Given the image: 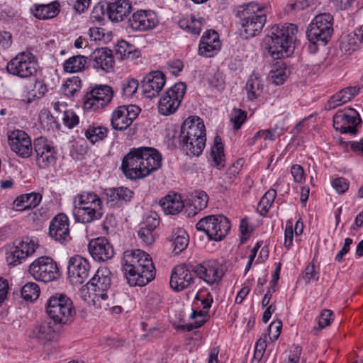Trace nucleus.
I'll list each match as a JSON object with an SVG mask.
<instances>
[{"instance_id": "nucleus-1", "label": "nucleus", "mask_w": 363, "mask_h": 363, "mask_svg": "<svg viewBox=\"0 0 363 363\" xmlns=\"http://www.w3.org/2000/svg\"><path fill=\"white\" fill-rule=\"evenodd\" d=\"M162 167V155L157 150L150 147L132 148L126 154L121 169L127 179H141L147 177Z\"/></svg>"}, {"instance_id": "nucleus-2", "label": "nucleus", "mask_w": 363, "mask_h": 363, "mask_svg": "<svg viewBox=\"0 0 363 363\" xmlns=\"http://www.w3.org/2000/svg\"><path fill=\"white\" fill-rule=\"evenodd\" d=\"M206 128L199 117H189L182 126L179 143L189 156H199L206 146Z\"/></svg>"}, {"instance_id": "nucleus-3", "label": "nucleus", "mask_w": 363, "mask_h": 363, "mask_svg": "<svg viewBox=\"0 0 363 363\" xmlns=\"http://www.w3.org/2000/svg\"><path fill=\"white\" fill-rule=\"evenodd\" d=\"M297 28L294 24L275 25L271 28L268 51L274 59L289 57L294 50Z\"/></svg>"}, {"instance_id": "nucleus-4", "label": "nucleus", "mask_w": 363, "mask_h": 363, "mask_svg": "<svg viewBox=\"0 0 363 363\" xmlns=\"http://www.w3.org/2000/svg\"><path fill=\"white\" fill-rule=\"evenodd\" d=\"M241 8L237 14L241 21L240 35L247 39L262 30L267 18L263 8L257 3L250 2Z\"/></svg>"}, {"instance_id": "nucleus-5", "label": "nucleus", "mask_w": 363, "mask_h": 363, "mask_svg": "<svg viewBox=\"0 0 363 363\" xmlns=\"http://www.w3.org/2000/svg\"><path fill=\"white\" fill-rule=\"evenodd\" d=\"M45 311L55 324L60 325L72 323L76 313L72 300L60 293L48 298L45 303Z\"/></svg>"}, {"instance_id": "nucleus-6", "label": "nucleus", "mask_w": 363, "mask_h": 363, "mask_svg": "<svg viewBox=\"0 0 363 363\" xmlns=\"http://www.w3.org/2000/svg\"><path fill=\"white\" fill-rule=\"evenodd\" d=\"M199 231H203L208 239L220 241L228 235L230 230V223L223 215H210L200 219L196 225Z\"/></svg>"}, {"instance_id": "nucleus-7", "label": "nucleus", "mask_w": 363, "mask_h": 363, "mask_svg": "<svg viewBox=\"0 0 363 363\" xmlns=\"http://www.w3.org/2000/svg\"><path fill=\"white\" fill-rule=\"evenodd\" d=\"M333 16L328 13L316 16L306 31L308 40L313 44L321 42L325 45L333 32Z\"/></svg>"}, {"instance_id": "nucleus-8", "label": "nucleus", "mask_w": 363, "mask_h": 363, "mask_svg": "<svg viewBox=\"0 0 363 363\" xmlns=\"http://www.w3.org/2000/svg\"><path fill=\"white\" fill-rule=\"evenodd\" d=\"M28 272L35 280L43 282L52 281L60 276L56 262L47 256L35 259L30 264Z\"/></svg>"}, {"instance_id": "nucleus-9", "label": "nucleus", "mask_w": 363, "mask_h": 363, "mask_svg": "<svg viewBox=\"0 0 363 363\" xmlns=\"http://www.w3.org/2000/svg\"><path fill=\"white\" fill-rule=\"evenodd\" d=\"M33 150L36 165L40 169H47L54 165L57 159V150L54 143L45 137L33 140Z\"/></svg>"}, {"instance_id": "nucleus-10", "label": "nucleus", "mask_w": 363, "mask_h": 363, "mask_svg": "<svg viewBox=\"0 0 363 363\" xmlns=\"http://www.w3.org/2000/svg\"><path fill=\"white\" fill-rule=\"evenodd\" d=\"M35 56L29 52H22L12 58L6 65L7 72L20 78H28L37 72Z\"/></svg>"}, {"instance_id": "nucleus-11", "label": "nucleus", "mask_w": 363, "mask_h": 363, "mask_svg": "<svg viewBox=\"0 0 363 363\" xmlns=\"http://www.w3.org/2000/svg\"><path fill=\"white\" fill-rule=\"evenodd\" d=\"M186 84L176 83L165 91L158 103V111L164 116L174 113L179 108L186 92Z\"/></svg>"}, {"instance_id": "nucleus-12", "label": "nucleus", "mask_w": 363, "mask_h": 363, "mask_svg": "<svg viewBox=\"0 0 363 363\" xmlns=\"http://www.w3.org/2000/svg\"><path fill=\"white\" fill-rule=\"evenodd\" d=\"M37 246V244L28 238L16 241L6 250V261L7 264L13 267L21 264L27 257L35 252Z\"/></svg>"}, {"instance_id": "nucleus-13", "label": "nucleus", "mask_w": 363, "mask_h": 363, "mask_svg": "<svg viewBox=\"0 0 363 363\" xmlns=\"http://www.w3.org/2000/svg\"><path fill=\"white\" fill-rule=\"evenodd\" d=\"M361 122L358 112L351 108L347 111L340 110L333 116V127L342 134L355 135L357 133V125Z\"/></svg>"}, {"instance_id": "nucleus-14", "label": "nucleus", "mask_w": 363, "mask_h": 363, "mask_svg": "<svg viewBox=\"0 0 363 363\" xmlns=\"http://www.w3.org/2000/svg\"><path fill=\"white\" fill-rule=\"evenodd\" d=\"M90 272L89 261L80 255L71 257L68 262V279L73 285H81L88 279Z\"/></svg>"}, {"instance_id": "nucleus-15", "label": "nucleus", "mask_w": 363, "mask_h": 363, "mask_svg": "<svg viewBox=\"0 0 363 363\" xmlns=\"http://www.w3.org/2000/svg\"><path fill=\"white\" fill-rule=\"evenodd\" d=\"M194 273L207 284L218 283L224 275L222 265L216 260H208L191 268Z\"/></svg>"}, {"instance_id": "nucleus-16", "label": "nucleus", "mask_w": 363, "mask_h": 363, "mask_svg": "<svg viewBox=\"0 0 363 363\" xmlns=\"http://www.w3.org/2000/svg\"><path fill=\"white\" fill-rule=\"evenodd\" d=\"M157 24V16L152 10H137L128 19V27L134 31H147Z\"/></svg>"}, {"instance_id": "nucleus-17", "label": "nucleus", "mask_w": 363, "mask_h": 363, "mask_svg": "<svg viewBox=\"0 0 363 363\" xmlns=\"http://www.w3.org/2000/svg\"><path fill=\"white\" fill-rule=\"evenodd\" d=\"M121 264L124 272L148 269L154 266L150 255L140 249L125 251Z\"/></svg>"}, {"instance_id": "nucleus-18", "label": "nucleus", "mask_w": 363, "mask_h": 363, "mask_svg": "<svg viewBox=\"0 0 363 363\" xmlns=\"http://www.w3.org/2000/svg\"><path fill=\"white\" fill-rule=\"evenodd\" d=\"M11 150L22 158H27L33 153V143L24 131L16 130L9 135Z\"/></svg>"}, {"instance_id": "nucleus-19", "label": "nucleus", "mask_w": 363, "mask_h": 363, "mask_svg": "<svg viewBox=\"0 0 363 363\" xmlns=\"http://www.w3.org/2000/svg\"><path fill=\"white\" fill-rule=\"evenodd\" d=\"M194 266L179 264L174 267L169 281L170 286L176 291H182L194 281V273L191 270Z\"/></svg>"}, {"instance_id": "nucleus-20", "label": "nucleus", "mask_w": 363, "mask_h": 363, "mask_svg": "<svg viewBox=\"0 0 363 363\" xmlns=\"http://www.w3.org/2000/svg\"><path fill=\"white\" fill-rule=\"evenodd\" d=\"M139 113L138 107L135 106H121L112 113L111 125L116 130H124L130 125Z\"/></svg>"}, {"instance_id": "nucleus-21", "label": "nucleus", "mask_w": 363, "mask_h": 363, "mask_svg": "<svg viewBox=\"0 0 363 363\" xmlns=\"http://www.w3.org/2000/svg\"><path fill=\"white\" fill-rule=\"evenodd\" d=\"M110 272L106 269H98L94 276L87 282L88 289L94 292L96 297L102 300L108 298V291L111 287Z\"/></svg>"}, {"instance_id": "nucleus-22", "label": "nucleus", "mask_w": 363, "mask_h": 363, "mask_svg": "<svg viewBox=\"0 0 363 363\" xmlns=\"http://www.w3.org/2000/svg\"><path fill=\"white\" fill-rule=\"evenodd\" d=\"M165 76L161 71L151 72L145 75L142 81L144 95L147 98L158 96L165 84Z\"/></svg>"}, {"instance_id": "nucleus-23", "label": "nucleus", "mask_w": 363, "mask_h": 363, "mask_svg": "<svg viewBox=\"0 0 363 363\" xmlns=\"http://www.w3.org/2000/svg\"><path fill=\"white\" fill-rule=\"evenodd\" d=\"M49 235L55 240L63 243L69 239V219L64 213H59L50 223Z\"/></svg>"}, {"instance_id": "nucleus-24", "label": "nucleus", "mask_w": 363, "mask_h": 363, "mask_svg": "<svg viewBox=\"0 0 363 363\" xmlns=\"http://www.w3.org/2000/svg\"><path fill=\"white\" fill-rule=\"evenodd\" d=\"M88 249L94 259L99 262L107 261L114 255L112 245L104 237L91 240Z\"/></svg>"}, {"instance_id": "nucleus-25", "label": "nucleus", "mask_w": 363, "mask_h": 363, "mask_svg": "<svg viewBox=\"0 0 363 363\" xmlns=\"http://www.w3.org/2000/svg\"><path fill=\"white\" fill-rule=\"evenodd\" d=\"M220 41L218 33L208 30L202 35L199 45V54L205 57L214 56L220 48Z\"/></svg>"}, {"instance_id": "nucleus-26", "label": "nucleus", "mask_w": 363, "mask_h": 363, "mask_svg": "<svg viewBox=\"0 0 363 363\" xmlns=\"http://www.w3.org/2000/svg\"><path fill=\"white\" fill-rule=\"evenodd\" d=\"M104 195L107 206L111 208H118L131 199L133 192L127 187L120 186L105 189Z\"/></svg>"}, {"instance_id": "nucleus-27", "label": "nucleus", "mask_w": 363, "mask_h": 363, "mask_svg": "<svg viewBox=\"0 0 363 363\" xmlns=\"http://www.w3.org/2000/svg\"><path fill=\"white\" fill-rule=\"evenodd\" d=\"M92 66L96 69L108 72L114 64L112 51L106 48L96 49L90 55Z\"/></svg>"}, {"instance_id": "nucleus-28", "label": "nucleus", "mask_w": 363, "mask_h": 363, "mask_svg": "<svg viewBox=\"0 0 363 363\" xmlns=\"http://www.w3.org/2000/svg\"><path fill=\"white\" fill-rule=\"evenodd\" d=\"M125 277L130 286H143L150 283L154 279L155 270L154 266L151 268H144L141 269H135L133 271L124 272Z\"/></svg>"}, {"instance_id": "nucleus-29", "label": "nucleus", "mask_w": 363, "mask_h": 363, "mask_svg": "<svg viewBox=\"0 0 363 363\" xmlns=\"http://www.w3.org/2000/svg\"><path fill=\"white\" fill-rule=\"evenodd\" d=\"M74 206L86 207L87 208H98L103 210L101 198L94 192L83 191L77 194L73 199Z\"/></svg>"}, {"instance_id": "nucleus-30", "label": "nucleus", "mask_w": 363, "mask_h": 363, "mask_svg": "<svg viewBox=\"0 0 363 363\" xmlns=\"http://www.w3.org/2000/svg\"><path fill=\"white\" fill-rule=\"evenodd\" d=\"M131 8V4L128 1L117 0L108 6V18L112 21H121L130 12Z\"/></svg>"}, {"instance_id": "nucleus-31", "label": "nucleus", "mask_w": 363, "mask_h": 363, "mask_svg": "<svg viewBox=\"0 0 363 363\" xmlns=\"http://www.w3.org/2000/svg\"><path fill=\"white\" fill-rule=\"evenodd\" d=\"M103 210L87 208L86 207L74 206L73 216L75 220L82 223H89L99 220L103 216Z\"/></svg>"}, {"instance_id": "nucleus-32", "label": "nucleus", "mask_w": 363, "mask_h": 363, "mask_svg": "<svg viewBox=\"0 0 363 363\" xmlns=\"http://www.w3.org/2000/svg\"><path fill=\"white\" fill-rule=\"evenodd\" d=\"M160 205L166 214L170 215L179 213L184 208V202L177 194L167 195L160 200Z\"/></svg>"}, {"instance_id": "nucleus-33", "label": "nucleus", "mask_w": 363, "mask_h": 363, "mask_svg": "<svg viewBox=\"0 0 363 363\" xmlns=\"http://www.w3.org/2000/svg\"><path fill=\"white\" fill-rule=\"evenodd\" d=\"M169 241L173 247V252L178 255L184 250L189 242V238L187 233L181 228H175L172 230L169 237Z\"/></svg>"}, {"instance_id": "nucleus-34", "label": "nucleus", "mask_w": 363, "mask_h": 363, "mask_svg": "<svg viewBox=\"0 0 363 363\" xmlns=\"http://www.w3.org/2000/svg\"><path fill=\"white\" fill-rule=\"evenodd\" d=\"M42 195L40 193L31 192L18 196L13 201L17 211H24L35 208L40 203Z\"/></svg>"}, {"instance_id": "nucleus-35", "label": "nucleus", "mask_w": 363, "mask_h": 363, "mask_svg": "<svg viewBox=\"0 0 363 363\" xmlns=\"http://www.w3.org/2000/svg\"><path fill=\"white\" fill-rule=\"evenodd\" d=\"M31 11L38 19L45 20L55 17L60 12L59 4L57 1L48 4L35 5Z\"/></svg>"}, {"instance_id": "nucleus-36", "label": "nucleus", "mask_w": 363, "mask_h": 363, "mask_svg": "<svg viewBox=\"0 0 363 363\" xmlns=\"http://www.w3.org/2000/svg\"><path fill=\"white\" fill-rule=\"evenodd\" d=\"M361 33H357V31L350 33L343 37L340 43V49L345 54H351L353 51L358 49L362 42Z\"/></svg>"}, {"instance_id": "nucleus-37", "label": "nucleus", "mask_w": 363, "mask_h": 363, "mask_svg": "<svg viewBox=\"0 0 363 363\" xmlns=\"http://www.w3.org/2000/svg\"><path fill=\"white\" fill-rule=\"evenodd\" d=\"M245 89L247 98L252 101L262 94L264 84L259 77L254 75L247 80Z\"/></svg>"}, {"instance_id": "nucleus-38", "label": "nucleus", "mask_w": 363, "mask_h": 363, "mask_svg": "<svg viewBox=\"0 0 363 363\" xmlns=\"http://www.w3.org/2000/svg\"><path fill=\"white\" fill-rule=\"evenodd\" d=\"M87 63V57L84 55H75L68 58L63 64L66 72L74 73L84 69Z\"/></svg>"}, {"instance_id": "nucleus-39", "label": "nucleus", "mask_w": 363, "mask_h": 363, "mask_svg": "<svg viewBox=\"0 0 363 363\" xmlns=\"http://www.w3.org/2000/svg\"><path fill=\"white\" fill-rule=\"evenodd\" d=\"M116 52L122 59H135L140 55L135 47L125 40H121L116 46Z\"/></svg>"}, {"instance_id": "nucleus-40", "label": "nucleus", "mask_w": 363, "mask_h": 363, "mask_svg": "<svg viewBox=\"0 0 363 363\" xmlns=\"http://www.w3.org/2000/svg\"><path fill=\"white\" fill-rule=\"evenodd\" d=\"M104 99H100V96L96 95L93 90L88 91L83 98V107L86 111H96L105 106Z\"/></svg>"}, {"instance_id": "nucleus-41", "label": "nucleus", "mask_w": 363, "mask_h": 363, "mask_svg": "<svg viewBox=\"0 0 363 363\" xmlns=\"http://www.w3.org/2000/svg\"><path fill=\"white\" fill-rule=\"evenodd\" d=\"M289 74V69L284 63L277 62L274 69L270 72L272 84L275 85L283 84Z\"/></svg>"}, {"instance_id": "nucleus-42", "label": "nucleus", "mask_w": 363, "mask_h": 363, "mask_svg": "<svg viewBox=\"0 0 363 363\" xmlns=\"http://www.w3.org/2000/svg\"><path fill=\"white\" fill-rule=\"evenodd\" d=\"M108 129L103 126L90 125L85 130V136L91 143L103 140L107 136Z\"/></svg>"}, {"instance_id": "nucleus-43", "label": "nucleus", "mask_w": 363, "mask_h": 363, "mask_svg": "<svg viewBox=\"0 0 363 363\" xmlns=\"http://www.w3.org/2000/svg\"><path fill=\"white\" fill-rule=\"evenodd\" d=\"M211 156L216 166L220 169L224 167V151L221 138L216 136L214 138V145L211 149Z\"/></svg>"}, {"instance_id": "nucleus-44", "label": "nucleus", "mask_w": 363, "mask_h": 363, "mask_svg": "<svg viewBox=\"0 0 363 363\" xmlns=\"http://www.w3.org/2000/svg\"><path fill=\"white\" fill-rule=\"evenodd\" d=\"M54 329L50 323H42L33 329V335L43 340H48L53 337Z\"/></svg>"}, {"instance_id": "nucleus-45", "label": "nucleus", "mask_w": 363, "mask_h": 363, "mask_svg": "<svg viewBox=\"0 0 363 363\" xmlns=\"http://www.w3.org/2000/svg\"><path fill=\"white\" fill-rule=\"evenodd\" d=\"M203 18H196L194 16H190L189 21H180L179 24L182 28L188 30L195 35H199L201 31Z\"/></svg>"}, {"instance_id": "nucleus-46", "label": "nucleus", "mask_w": 363, "mask_h": 363, "mask_svg": "<svg viewBox=\"0 0 363 363\" xmlns=\"http://www.w3.org/2000/svg\"><path fill=\"white\" fill-rule=\"evenodd\" d=\"M208 201V194L203 191H196L191 196V206L198 211L207 206Z\"/></svg>"}, {"instance_id": "nucleus-47", "label": "nucleus", "mask_w": 363, "mask_h": 363, "mask_svg": "<svg viewBox=\"0 0 363 363\" xmlns=\"http://www.w3.org/2000/svg\"><path fill=\"white\" fill-rule=\"evenodd\" d=\"M81 88V79L77 76H74L66 80L62 88L63 94L68 96L72 97L74 94Z\"/></svg>"}, {"instance_id": "nucleus-48", "label": "nucleus", "mask_w": 363, "mask_h": 363, "mask_svg": "<svg viewBox=\"0 0 363 363\" xmlns=\"http://www.w3.org/2000/svg\"><path fill=\"white\" fill-rule=\"evenodd\" d=\"M40 294V288L34 282H29L25 284L21 289V296L26 301H34Z\"/></svg>"}, {"instance_id": "nucleus-49", "label": "nucleus", "mask_w": 363, "mask_h": 363, "mask_svg": "<svg viewBox=\"0 0 363 363\" xmlns=\"http://www.w3.org/2000/svg\"><path fill=\"white\" fill-rule=\"evenodd\" d=\"M139 86L138 81L135 79H126L121 83L122 94L125 97H131L136 92Z\"/></svg>"}, {"instance_id": "nucleus-50", "label": "nucleus", "mask_w": 363, "mask_h": 363, "mask_svg": "<svg viewBox=\"0 0 363 363\" xmlns=\"http://www.w3.org/2000/svg\"><path fill=\"white\" fill-rule=\"evenodd\" d=\"M276 196L277 191L275 189H271L268 190L259 203V207L261 208V211H263L264 213H267L269 208L274 203Z\"/></svg>"}, {"instance_id": "nucleus-51", "label": "nucleus", "mask_w": 363, "mask_h": 363, "mask_svg": "<svg viewBox=\"0 0 363 363\" xmlns=\"http://www.w3.org/2000/svg\"><path fill=\"white\" fill-rule=\"evenodd\" d=\"M93 92L100 96L101 101L104 99L105 106L111 102L113 98V90L108 85H99L91 89Z\"/></svg>"}, {"instance_id": "nucleus-52", "label": "nucleus", "mask_w": 363, "mask_h": 363, "mask_svg": "<svg viewBox=\"0 0 363 363\" xmlns=\"http://www.w3.org/2000/svg\"><path fill=\"white\" fill-rule=\"evenodd\" d=\"M247 113L240 108H233L231 113L230 121L233 123V128L238 130L245 123Z\"/></svg>"}, {"instance_id": "nucleus-53", "label": "nucleus", "mask_w": 363, "mask_h": 363, "mask_svg": "<svg viewBox=\"0 0 363 363\" xmlns=\"http://www.w3.org/2000/svg\"><path fill=\"white\" fill-rule=\"evenodd\" d=\"M347 100L345 99L344 94L342 91L340 90L334 95L330 97L327 103L325 104V108L327 110L334 109L342 104H346Z\"/></svg>"}, {"instance_id": "nucleus-54", "label": "nucleus", "mask_w": 363, "mask_h": 363, "mask_svg": "<svg viewBox=\"0 0 363 363\" xmlns=\"http://www.w3.org/2000/svg\"><path fill=\"white\" fill-rule=\"evenodd\" d=\"M62 121L65 126L73 128L79 121V116L72 111H63Z\"/></svg>"}, {"instance_id": "nucleus-55", "label": "nucleus", "mask_w": 363, "mask_h": 363, "mask_svg": "<svg viewBox=\"0 0 363 363\" xmlns=\"http://www.w3.org/2000/svg\"><path fill=\"white\" fill-rule=\"evenodd\" d=\"M138 235L141 241L146 245H152L155 241L154 232L141 226L138 231Z\"/></svg>"}, {"instance_id": "nucleus-56", "label": "nucleus", "mask_w": 363, "mask_h": 363, "mask_svg": "<svg viewBox=\"0 0 363 363\" xmlns=\"http://www.w3.org/2000/svg\"><path fill=\"white\" fill-rule=\"evenodd\" d=\"M333 313L332 311L328 309H324L321 311L319 316L318 317V323L319 328L323 329L326 326L329 325L333 319Z\"/></svg>"}, {"instance_id": "nucleus-57", "label": "nucleus", "mask_w": 363, "mask_h": 363, "mask_svg": "<svg viewBox=\"0 0 363 363\" xmlns=\"http://www.w3.org/2000/svg\"><path fill=\"white\" fill-rule=\"evenodd\" d=\"M294 238V230L292 222L288 220L284 230V247L289 250L292 246Z\"/></svg>"}, {"instance_id": "nucleus-58", "label": "nucleus", "mask_w": 363, "mask_h": 363, "mask_svg": "<svg viewBox=\"0 0 363 363\" xmlns=\"http://www.w3.org/2000/svg\"><path fill=\"white\" fill-rule=\"evenodd\" d=\"M282 328V323L280 320H274L270 323L268 327L269 338L273 341L278 339L281 330Z\"/></svg>"}, {"instance_id": "nucleus-59", "label": "nucleus", "mask_w": 363, "mask_h": 363, "mask_svg": "<svg viewBox=\"0 0 363 363\" xmlns=\"http://www.w3.org/2000/svg\"><path fill=\"white\" fill-rule=\"evenodd\" d=\"M303 277L306 283H309L312 281H318L319 279V274L315 269V266L313 264H308L304 270Z\"/></svg>"}, {"instance_id": "nucleus-60", "label": "nucleus", "mask_w": 363, "mask_h": 363, "mask_svg": "<svg viewBox=\"0 0 363 363\" xmlns=\"http://www.w3.org/2000/svg\"><path fill=\"white\" fill-rule=\"evenodd\" d=\"M159 224L160 220L159 218H157V213H153L145 218L142 227L146 228L147 229L154 232V230L159 225Z\"/></svg>"}, {"instance_id": "nucleus-61", "label": "nucleus", "mask_w": 363, "mask_h": 363, "mask_svg": "<svg viewBox=\"0 0 363 363\" xmlns=\"http://www.w3.org/2000/svg\"><path fill=\"white\" fill-rule=\"evenodd\" d=\"M333 187L338 194L345 193L349 187L347 179L342 177L336 178L332 182Z\"/></svg>"}, {"instance_id": "nucleus-62", "label": "nucleus", "mask_w": 363, "mask_h": 363, "mask_svg": "<svg viewBox=\"0 0 363 363\" xmlns=\"http://www.w3.org/2000/svg\"><path fill=\"white\" fill-rule=\"evenodd\" d=\"M266 347L267 342L265 340L259 338L257 341L255 347L254 358L257 359V362H259L262 357H263Z\"/></svg>"}, {"instance_id": "nucleus-63", "label": "nucleus", "mask_w": 363, "mask_h": 363, "mask_svg": "<svg viewBox=\"0 0 363 363\" xmlns=\"http://www.w3.org/2000/svg\"><path fill=\"white\" fill-rule=\"evenodd\" d=\"M11 43V35L9 32H0V53L10 48Z\"/></svg>"}, {"instance_id": "nucleus-64", "label": "nucleus", "mask_w": 363, "mask_h": 363, "mask_svg": "<svg viewBox=\"0 0 363 363\" xmlns=\"http://www.w3.org/2000/svg\"><path fill=\"white\" fill-rule=\"evenodd\" d=\"M90 40L93 41H100L104 39V29L98 27L90 28L89 29Z\"/></svg>"}]
</instances>
